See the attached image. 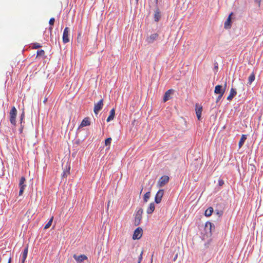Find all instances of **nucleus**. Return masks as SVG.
I'll use <instances>...</instances> for the list:
<instances>
[{"instance_id": "ea45409f", "label": "nucleus", "mask_w": 263, "mask_h": 263, "mask_svg": "<svg viewBox=\"0 0 263 263\" xmlns=\"http://www.w3.org/2000/svg\"><path fill=\"white\" fill-rule=\"evenodd\" d=\"M158 0H155L156 5L157 6Z\"/></svg>"}, {"instance_id": "9d476101", "label": "nucleus", "mask_w": 263, "mask_h": 263, "mask_svg": "<svg viewBox=\"0 0 263 263\" xmlns=\"http://www.w3.org/2000/svg\"><path fill=\"white\" fill-rule=\"evenodd\" d=\"M202 111V106L196 104V114L197 117L199 120H200L201 119Z\"/></svg>"}, {"instance_id": "412c9836", "label": "nucleus", "mask_w": 263, "mask_h": 263, "mask_svg": "<svg viewBox=\"0 0 263 263\" xmlns=\"http://www.w3.org/2000/svg\"><path fill=\"white\" fill-rule=\"evenodd\" d=\"M213 212V209L212 207H210L205 210L204 215L206 217L210 216L212 215Z\"/></svg>"}, {"instance_id": "0eeeda50", "label": "nucleus", "mask_w": 263, "mask_h": 263, "mask_svg": "<svg viewBox=\"0 0 263 263\" xmlns=\"http://www.w3.org/2000/svg\"><path fill=\"white\" fill-rule=\"evenodd\" d=\"M169 177L166 175L162 176L158 182V185L159 187H162L165 185L169 181Z\"/></svg>"}, {"instance_id": "aec40b11", "label": "nucleus", "mask_w": 263, "mask_h": 263, "mask_svg": "<svg viewBox=\"0 0 263 263\" xmlns=\"http://www.w3.org/2000/svg\"><path fill=\"white\" fill-rule=\"evenodd\" d=\"M155 209V206L154 203H151L148 208L147 209L146 212L148 214H152Z\"/></svg>"}, {"instance_id": "7ed1b4c3", "label": "nucleus", "mask_w": 263, "mask_h": 263, "mask_svg": "<svg viewBox=\"0 0 263 263\" xmlns=\"http://www.w3.org/2000/svg\"><path fill=\"white\" fill-rule=\"evenodd\" d=\"M143 230L140 227L137 228L134 231L133 239L134 240L139 239L142 236Z\"/></svg>"}, {"instance_id": "2eb2a0df", "label": "nucleus", "mask_w": 263, "mask_h": 263, "mask_svg": "<svg viewBox=\"0 0 263 263\" xmlns=\"http://www.w3.org/2000/svg\"><path fill=\"white\" fill-rule=\"evenodd\" d=\"M28 245L25 247L22 254V263H24L28 254Z\"/></svg>"}, {"instance_id": "f03ea898", "label": "nucleus", "mask_w": 263, "mask_h": 263, "mask_svg": "<svg viewBox=\"0 0 263 263\" xmlns=\"http://www.w3.org/2000/svg\"><path fill=\"white\" fill-rule=\"evenodd\" d=\"M227 87V83L226 82L224 85V87H223L222 86L218 85H216L214 89V92L216 94L218 95H223L225 92L226 89Z\"/></svg>"}, {"instance_id": "72a5a7b5", "label": "nucleus", "mask_w": 263, "mask_h": 263, "mask_svg": "<svg viewBox=\"0 0 263 263\" xmlns=\"http://www.w3.org/2000/svg\"><path fill=\"white\" fill-rule=\"evenodd\" d=\"M223 95H219V96H218L217 99H216V102H218L220 99L222 97Z\"/></svg>"}, {"instance_id": "6ab92c4d", "label": "nucleus", "mask_w": 263, "mask_h": 263, "mask_svg": "<svg viewBox=\"0 0 263 263\" xmlns=\"http://www.w3.org/2000/svg\"><path fill=\"white\" fill-rule=\"evenodd\" d=\"M247 136L246 135H242L241 138L239 140V143H238V146L239 148H240L242 147V146L243 145L244 142L245 140L247 139Z\"/></svg>"}, {"instance_id": "58836bf2", "label": "nucleus", "mask_w": 263, "mask_h": 263, "mask_svg": "<svg viewBox=\"0 0 263 263\" xmlns=\"http://www.w3.org/2000/svg\"><path fill=\"white\" fill-rule=\"evenodd\" d=\"M11 257H10L8 263H11Z\"/></svg>"}, {"instance_id": "f3484780", "label": "nucleus", "mask_w": 263, "mask_h": 263, "mask_svg": "<svg viewBox=\"0 0 263 263\" xmlns=\"http://www.w3.org/2000/svg\"><path fill=\"white\" fill-rule=\"evenodd\" d=\"M115 109L114 108H112L111 109L109 112V115L107 118L106 121L109 122L111 120H112L115 117Z\"/></svg>"}, {"instance_id": "a19ab883", "label": "nucleus", "mask_w": 263, "mask_h": 263, "mask_svg": "<svg viewBox=\"0 0 263 263\" xmlns=\"http://www.w3.org/2000/svg\"><path fill=\"white\" fill-rule=\"evenodd\" d=\"M110 202V201H109L108 202V203H107V208H109Z\"/></svg>"}, {"instance_id": "7c9ffc66", "label": "nucleus", "mask_w": 263, "mask_h": 263, "mask_svg": "<svg viewBox=\"0 0 263 263\" xmlns=\"http://www.w3.org/2000/svg\"><path fill=\"white\" fill-rule=\"evenodd\" d=\"M143 253V251H141V252H140V254L139 255V256L138 263H141V260L142 259Z\"/></svg>"}, {"instance_id": "4468645a", "label": "nucleus", "mask_w": 263, "mask_h": 263, "mask_svg": "<svg viewBox=\"0 0 263 263\" xmlns=\"http://www.w3.org/2000/svg\"><path fill=\"white\" fill-rule=\"evenodd\" d=\"M237 91L235 89L232 88L230 90V92L228 97H227V100L229 101H231L233 98L236 95Z\"/></svg>"}, {"instance_id": "1a4fd4ad", "label": "nucleus", "mask_w": 263, "mask_h": 263, "mask_svg": "<svg viewBox=\"0 0 263 263\" xmlns=\"http://www.w3.org/2000/svg\"><path fill=\"white\" fill-rule=\"evenodd\" d=\"M103 99H101L97 103L95 104L93 111L96 114H98V113L102 109L103 105Z\"/></svg>"}, {"instance_id": "c03bdc74", "label": "nucleus", "mask_w": 263, "mask_h": 263, "mask_svg": "<svg viewBox=\"0 0 263 263\" xmlns=\"http://www.w3.org/2000/svg\"><path fill=\"white\" fill-rule=\"evenodd\" d=\"M135 1H136V3H138L139 0H135Z\"/></svg>"}, {"instance_id": "c9c22d12", "label": "nucleus", "mask_w": 263, "mask_h": 263, "mask_svg": "<svg viewBox=\"0 0 263 263\" xmlns=\"http://www.w3.org/2000/svg\"><path fill=\"white\" fill-rule=\"evenodd\" d=\"M218 183H219V185L220 186H221L223 184L224 182H223V181L222 180H219V181H218Z\"/></svg>"}, {"instance_id": "a18cd8bd", "label": "nucleus", "mask_w": 263, "mask_h": 263, "mask_svg": "<svg viewBox=\"0 0 263 263\" xmlns=\"http://www.w3.org/2000/svg\"><path fill=\"white\" fill-rule=\"evenodd\" d=\"M215 68H218V66H215Z\"/></svg>"}, {"instance_id": "79ce46f5", "label": "nucleus", "mask_w": 263, "mask_h": 263, "mask_svg": "<svg viewBox=\"0 0 263 263\" xmlns=\"http://www.w3.org/2000/svg\"><path fill=\"white\" fill-rule=\"evenodd\" d=\"M81 34L80 33H79L78 38L81 37Z\"/></svg>"}, {"instance_id": "6e6552de", "label": "nucleus", "mask_w": 263, "mask_h": 263, "mask_svg": "<svg viewBox=\"0 0 263 263\" xmlns=\"http://www.w3.org/2000/svg\"><path fill=\"white\" fill-rule=\"evenodd\" d=\"M164 195V190H159L156 193L155 197V201L156 203H159L161 202L162 198Z\"/></svg>"}, {"instance_id": "f704fd0d", "label": "nucleus", "mask_w": 263, "mask_h": 263, "mask_svg": "<svg viewBox=\"0 0 263 263\" xmlns=\"http://www.w3.org/2000/svg\"><path fill=\"white\" fill-rule=\"evenodd\" d=\"M261 0H254V1L258 4V7L260 6V3Z\"/></svg>"}, {"instance_id": "bb28decb", "label": "nucleus", "mask_w": 263, "mask_h": 263, "mask_svg": "<svg viewBox=\"0 0 263 263\" xmlns=\"http://www.w3.org/2000/svg\"><path fill=\"white\" fill-rule=\"evenodd\" d=\"M45 55V51L43 50H38L37 51L36 57H44Z\"/></svg>"}, {"instance_id": "e433bc0d", "label": "nucleus", "mask_w": 263, "mask_h": 263, "mask_svg": "<svg viewBox=\"0 0 263 263\" xmlns=\"http://www.w3.org/2000/svg\"><path fill=\"white\" fill-rule=\"evenodd\" d=\"M47 100H48V98L47 97H45L44 98V100L43 101V102H44V104H45L46 103V102L47 101Z\"/></svg>"}, {"instance_id": "473e14b6", "label": "nucleus", "mask_w": 263, "mask_h": 263, "mask_svg": "<svg viewBox=\"0 0 263 263\" xmlns=\"http://www.w3.org/2000/svg\"><path fill=\"white\" fill-rule=\"evenodd\" d=\"M20 188V191H19V195L21 196L22 195L25 187H21Z\"/></svg>"}, {"instance_id": "393cba45", "label": "nucleus", "mask_w": 263, "mask_h": 263, "mask_svg": "<svg viewBox=\"0 0 263 263\" xmlns=\"http://www.w3.org/2000/svg\"><path fill=\"white\" fill-rule=\"evenodd\" d=\"M150 196H151V192H146L144 194V197H143V200H144V202H147L148 201V199L150 198Z\"/></svg>"}, {"instance_id": "f257e3e1", "label": "nucleus", "mask_w": 263, "mask_h": 263, "mask_svg": "<svg viewBox=\"0 0 263 263\" xmlns=\"http://www.w3.org/2000/svg\"><path fill=\"white\" fill-rule=\"evenodd\" d=\"M17 115V110L14 106H13L10 112V121L11 123L15 125L16 124V117Z\"/></svg>"}, {"instance_id": "c85d7f7f", "label": "nucleus", "mask_w": 263, "mask_h": 263, "mask_svg": "<svg viewBox=\"0 0 263 263\" xmlns=\"http://www.w3.org/2000/svg\"><path fill=\"white\" fill-rule=\"evenodd\" d=\"M41 46H42L41 45V44L39 43H35L32 44V48L33 49H37V48L41 47Z\"/></svg>"}, {"instance_id": "39448f33", "label": "nucleus", "mask_w": 263, "mask_h": 263, "mask_svg": "<svg viewBox=\"0 0 263 263\" xmlns=\"http://www.w3.org/2000/svg\"><path fill=\"white\" fill-rule=\"evenodd\" d=\"M143 214V210L141 208L137 212L135 218V225L138 226L140 224V221L142 219V215Z\"/></svg>"}, {"instance_id": "5701e85b", "label": "nucleus", "mask_w": 263, "mask_h": 263, "mask_svg": "<svg viewBox=\"0 0 263 263\" xmlns=\"http://www.w3.org/2000/svg\"><path fill=\"white\" fill-rule=\"evenodd\" d=\"M25 181V178L24 177L22 176L20 180V182H19L20 187H25L26 185L24 184Z\"/></svg>"}, {"instance_id": "a878e982", "label": "nucleus", "mask_w": 263, "mask_h": 263, "mask_svg": "<svg viewBox=\"0 0 263 263\" xmlns=\"http://www.w3.org/2000/svg\"><path fill=\"white\" fill-rule=\"evenodd\" d=\"M53 217H52L50 218V219L49 220L48 223L45 225V226L44 227V229H47L51 226L52 222L53 221Z\"/></svg>"}, {"instance_id": "37998d69", "label": "nucleus", "mask_w": 263, "mask_h": 263, "mask_svg": "<svg viewBox=\"0 0 263 263\" xmlns=\"http://www.w3.org/2000/svg\"><path fill=\"white\" fill-rule=\"evenodd\" d=\"M177 257V255H176V256L174 257V260H175V259H176Z\"/></svg>"}, {"instance_id": "423d86ee", "label": "nucleus", "mask_w": 263, "mask_h": 263, "mask_svg": "<svg viewBox=\"0 0 263 263\" xmlns=\"http://www.w3.org/2000/svg\"><path fill=\"white\" fill-rule=\"evenodd\" d=\"M69 28L68 27H65L62 36L63 42L64 44H66L69 42Z\"/></svg>"}, {"instance_id": "c756f323", "label": "nucleus", "mask_w": 263, "mask_h": 263, "mask_svg": "<svg viewBox=\"0 0 263 263\" xmlns=\"http://www.w3.org/2000/svg\"><path fill=\"white\" fill-rule=\"evenodd\" d=\"M111 138H108L106 139L105 140V145H110L111 141Z\"/></svg>"}, {"instance_id": "ddd939ff", "label": "nucleus", "mask_w": 263, "mask_h": 263, "mask_svg": "<svg viewBox=\"0 0 263 263\" xmlns=\"http://www.w3.org/2000/svg\"><path fill=\"white\" fill-rule=\"evenodd\" d=\"M233 14V13L231 12L229 15L227 21L224 23V28L226 29H229L231 26V16Z\"/></svg>"}, {"instance_id": "4be33fe9", "label": "nucleus", "mask_w": 263, "mask_h": 263, "mask_svg": "<svg viewBox=\"0 0 263 263\" xmlns=\"http://www.w3.org/2000/svg\"><path fill=\"white\" fill-rule=\"evenodd\" d=\"M255 74L253 72L250 75V76L248 78V83L249 84H251L255 80Z\"/></svg>"}, {"instance_id": "b1692460", "label": "nucleus", "mask_w": 263, "mask_h": 263, "mask_svg": "<svg viewBox=\"0 0 263 263\" xmlns=\"http://www.w3.org/2000/svg\"><path fill=\"white\" fill-rule=\"evenodd\" d=\"M70 167L69 166L65 170H64L62 177H66L68 175L70 174Z\"/></svg>"}, {"instance_id": "a211bd4d", "label": "nucleus", "mask_w": 263, "mask_h": 263, "mask_svg": "<svg viewBox=\"0 0 263 263\" xmlns=\"http://www.w3.org/2000/svg\"><path fill=\"white\" fill-rule=\"evenodd\" d=\"M161 18L160 11L158 8H157L155 11L154 19L156 22H158Z\"/></svg>"}, {"instance_id": "f8f14e48", "label": "nucleus", "mask_w": 263, "mask_h": 263, "mask_svg": "<svg viewBox=\"0 0 263 263\" xmlns=\"http://www.w3.org/2000/svg\"><path fill=\"white\" fill-rule=\"evenodd\" d=\"M174 90L173 89H169L167 90L164 96L163 101L166 102L171 98V96L173 94Z\"/></svg>"}, {"instance_id": "20e7f679", "label": "nucleus", "mask_w": 263, "mask_h": 263, "mask_svg": "<svg viewBox=\"0 0 263 263\" xmlns=\"http://www.w3.org/2000/svg\"><path fill=\"white\" fill-rule=\"evenodd\" d=\"M159 36V35L157 33L151 34L146 37V42L147 44H152L158 39Z\"/></svg>"}, {"instance_id": "2f4dec72", "label": "nucleus", "mask_w": 263, "mask_h": 263, "mask_svg": "<svg viewBox=\"0 0 263 263\" xmlns=\"http://www.w3.org/2000/svg\"><path fill=\"white\" fill-rule=\"evenodd\" d=\"M55 22V19L53 17H52L50 19L49 21V24L50 26H53L54 25Z\"/></svg>"}, {"instance_id": "4c0bfd02", "label": "nucleus", "mask_w": 263, "mask_h": 263, "mask_svg": "<svg viewBox=\"0 0 263 263\" xmlns=\"http://www.w3.org/2000/svg\"><path fill=\"white\" fill-rule=\"evenodd\" d=\"M49 31H50V33H51L52 30V26H51L49 28Z\"/></svg>"}, {"instance_id": "dca6fc26", "label": "nucleus", "mask_w": 263, "mask_h": 263, "mask_svg": "<svg viewBox=\"0 0 263 263\" xmlns=\"http://www.w3.org/2000/svg\"><path fill=\"white\" fill-rule=\"evenodd\" d=\"M90 124V122L88 118H85L82 121L80 127H83L86 126H89Z\"/></svg>"}, {"instance_id": "cd10ccee", "label": "nucleus", "mask_w": 263, "mask_h": 263, "mask_svg": "<svg viewBox=\"0 0 263 263\" xmlns=\"http://www.w3.org/2000/svg\"><path fill=\"white\" fill-rule=\"evenodd\" d=\"M209 227L210 230L211 232L212 231V228H214V226H213V224L210 222H206L205 223V227L208 228Z\"/></svg>"}, {"instance_id": "9b49d317", "label": "nucleus", "mask_w": 263, "mask_h": 263, "mask_svg": "<svg viewBox=\"0 0 263 263\" xmlns=\"http://www.w3.org/2000/svg\"><path fill=\"white\" fill-rule=\"evenodd\" d=\"M73 258L75 259L76 261L79 262H81L84 260H85L87 259V257L85 255H80L79 256H77L76 254L73 255Z\"/></svg>"}]
</instances>
